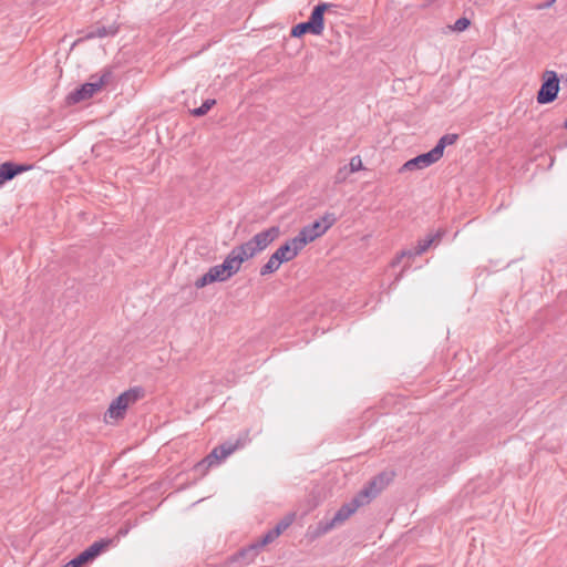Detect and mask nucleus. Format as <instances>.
I'll return each instance as SVG.
<instances>
[{
	"label": "nucleus",
	"instance_id": "1",
	"mask_svg": "<svg viewBox=\"0 0 567 567\" xmlns=\"http://www.w3.org/2000/svg\"><path fill=\"white\" fill-rule=\"evenodd\" d=\"M367 505L358 494L351 501L341 505L332 518L320 520L312 529L309 527V533L313 538L320 537L336 527L343 525L361 506Z\"/></svg>",
	"mask_w": 567,
	"mask_h": 567
},
{
	"label": "nucleus",
	"instance_id": "2",
	"mask_svg": "<svg viewBox=\"0 0 567 567\" xmlns=\"http://www.w3.org/2000/svg\"><path fill=\"white\" fill-rule=\"evenodd\" d=\"M279 234V227L271 226L266 230L257 233L251 239L234 247L233 249L237 255H239V257H243V261H246L265 250L275 239L278 238Z\"/></svg>",
	"mask_w": 567,
	"mask_h": 567
},
{
	"label": "nucleus",
	"instance_id": "3",
	"mask_svg": "<svg viewBox=\"0 0 567 567\" xmlns=\"http://www.w3.org/2000/svg\"><path fill=\"white\" fill-rule=\"evenodd\" d=\"M559 78L557 72L546 70L542 75V85L537 92L536 100L539 104L553 103L559 93Z\"/></svg>",
	"mask_w": 567,
	"mask_h": 567
},
{
	"label": "nucleus",
	"instance_id": "4",
	"mask_svg": "<svg viewBox=\"0 0 567 567\" xmlns=\"http://www.w3.org/2000/svg\"><path fill=\"white\" fill-rule=\"evenodd\" d=\"M394 478V472L383 471L372 477L357 494L368 505L374 499Z\"/></svg>",
	"mask_w": 567,
	"mask_h": 567
},
{
	"label": "nucleus",
	"instance_id": "5",
	"mask_svg": "<svg viewBox=\"0 0 567 567\" xmlns=\"http://www.w3.org/2000/svg\"><path fill=\"white\" fill-rule=\"evenodd\" d=\"M239 446V440H237L235 443L225 442L214 447L213 451L200 463L197 464V467L206 466V468H208L213 465H216L231 453H234Z\"/></svg>",
	"mask_w": 567,
	"mask_h": 567
},
{
	"label": "nucleus",
	"instance_id": "6",
	"mask_svg": "<svg viewBox=\"0 0 567 567\" xmlns=\"http://www.w3.org/2000/svg\"><path fill=\"white\" fill-rule=\"evenodd\" d=\"M337 6L334 3L330 2H319L317 6L313 7L309 19L307 22L312 28V34L315 35H321L324 30V13L326 11L336 8Z\"/></svg>",
	"mask_w": 567,
	"mask_h": 567
},
{
	"label": "nucleus",
	"instance_id": "7",
	"mask_svg": "<svg viewBox=\"0 0 567 567\" xmlns=\"http://www.w3.org/2000/svg\"><path fill=\"white\" fill-rule=\"evenodd\" d=\"M337 6L334 3L330 2H319L317 6L313 7L309 19L307 22L312 28V34L315 35H321L324 30V13L326 11L336 8Z\"/></svg>",
	"mask_w": 567,
	"mask_h": 567
},
{
	"label": "nucleus",
	"instance_id": "8",
	"mask_svg": "<svg viewBox=\"0 0 567 567\" xmlns=\"http://www.w3.org/2000/svg\"><path fill=\"white\" fill-rule=\"evenodd\" d=\"M441 158L439 157L436 152H434V150L432 148L431 151H429L426 153L420 154V155L406 161L400 168V172L423 169V168H426V167L433 165L434 163H436Z\"/></svg>",
	"mask_w": 567,
	"mask_h": 567
},
{
	"label": "nucleus",
	"instance_id": "9",
	"mask_svg": "<svg viewBox=\"0 0 567 567\" xmlns=\"http://www.w3.org/2000/svg\"><path fill=\"white\" fill-rule=\"evenodd\" d=\"M99 91V85L94 82V80L90 79V82L82 84L80 87L69 93V95L66 96V102L69 104L80 103L82 101L91 99Z\"/></svg>",
	"mask_w": 567,
	"mask_h": 567
},
{
	"label": "nucleus",
	"instance_id": "10",
	"mask_svg": "<svg viewBox=\"0 0 567 567\" xmlns=\"http://www.w3.org/2000/svg\"><path fill=\"white\" fill-rule=\"evenodd\" d=\"M109 545H110V540L102 539L99 542H94L91 546H89L86 549L81 551L73 559L81 567L82 565L94 560L99 555H101L109 547Z\"/></svg>",
	"mask_w": 567,
	"mask_h": 567
},
{
	"label": "nucleus",
	"instance_id": "11",
	"mask_svg": "<svg viewBox=\"0 0 567 567\" xmlns=\"http://www.w3.org/2000/svg\"><path fill=\"white\" fill-rule=\"evenodd\" d=\"M324 233L326 230H323L322 221L315 220L313 223L301 228L297 235V243L302 244L305 247L307 244L313 241Z\"/></svg>",
	"mask_w": 567,
	"mask_h": 567
},
{
	"label": "nucleus",
	"instance_id": "12",
	"mask_svg": "<svg viewBox=\"0 0 567 567\" xmlns=\"http://www.w3.org/2000/svg\"><path fill=\"white\" fill-rule=\"evenodd\" d=\"M31 168L32 165L16 164L13 162H4L0 164V186Z\"/></svg>",
	"mask_w": 567,
	"mask_h": 567
},
{
	"label": "nucleus",
	"instance_id": "13",
	"mask_svg": "<svg viewBox=\"0 0 567 567\" xmlns=\"http://www.w3.org/2000/svg\"><path fill=\"white\" fill-rule=\"evenodd\" d=\"M303 248L302 244L297 243V236H295L276 249L275 254L282 262H288L297 257Z\"/></svg>",
	"mask_w": 567,
	"mask_h": 567
},
{
	"label": "nucleus",
	"instance_id": "14",
	"mask_svg": "<svg viewBox=\"0 0 567 567\" xmlns=\"http://www.w3.org/2000/svg\"><path fill=\"white\" fill-rule=\"evenodd\" d=\"M229 279V277L224 271L223 267L220 265L214 266L209 268V270L199 277L195 281V287L197 289L204 288L205 286L216 282V281H226Z\"/></svg>",
	"mask_w": 567,
	"mask_h": 567
},
{
	"label": "nucleus",
	"instance_id": "15",
	"mask_svg": "<svg viewBox=\"0 0 567 567\" xmlns=\"http://www.w3.org/2000/svg\"><path fill=\"white\" fill-rule=\"evenodd\" d=\"M431 246H433V238H430L429 235H426L424 238L420 239L417 241V245L413 249L409 250H402L400 255L396 256V258L393 260L392 265H398L403 257H415L424 254Z\"/></svg>",
	"mask_w": 567,
	"mask_h": 567
},
{
	"label": "nucleus",
	"instance_id": "16",
	"mask_svg": "<svg viewBox=\"0 0 567 567\" xmlns=\"http://www.w3.org/2000/svg\"><path fill=\"white\" fill-rule=\"evenodd\" d=\"M243 262V257H239V255H237V252L231 249L220 266L223 267L226 275L230 278L240 270Z\"/></svg>",
	"mask_w": 567,
	"mask_h": 567
},
{
	"label": "nucleus",
	"instance_id": "17",
	"mask_svg": "<svg viewBox=\"0 0 567 567\" xmlns=\"http://www.w3.org/2000/svg\"><path fill=\"white\" fill-rule=\"evenodd\" d=\"M118 31L117 25H111V27H95L87 31L83 37H81L78 41H84V40H92L95 38H105L107 35H115Z\"/></svg>",
	"mask_w": 567,
	"mask_h": 567
},
{
	"label": "nucleus",
	"instance_id": "18",
	"mask_svg": "<svg viewBox=\"0 0 567 567\" xmlns=\"http://www.w3.org/2000/svg\"><path fill=\"white\" fill-rule=\"evenodd\" d=\"M125 399L126 396L118 395L113 400L107 409L106 415L111 419H123L128 408L127 403L124 401Z\"/></svg>",
	"mask_w": 567,
	"mask_h": 567
},
{
	"label": "nucleus",
	"instance_id": "19",
	"mask_svg": "<svg viewBox=\"0 0 567 567\" xmlns=\"http://www.w3.org/2000/svg\"><path fill=\"white\" fill-rule=\"evenodd\" d=\"M458 140L457 134H445L443 135L436 143V145L433 147L434 152L439 155L440 158H442L444 154V150L449 145H453Z\"/></svg>",
	"mask_w": 567,
	"mask_h": 567
},
{
	"label": "nucleus",
	"instance_id": "20",
	"mask_svg": "<svg viewBox=\"0 0 567 567\" xmlns=\"http://www.w3.org/2000/svg\"><path fill=\"white\" fill-rule=\"evenodd\" d=\"M259 548L256 547V544H251L246 548H243L237 554V559H241L246 565L250 564L256 556L259 554Z\"/></svg>",
	"mask_w": 567,
	"mask_h": 567
},
{
	"label": "nucleus",
	"instance_id": "21",
	"mask_svg": "<svg viewBox=\"0 0 567 567\" xmlns=\"http://www.w3.org/2000/svg\"><path fill=\"white\" fill-rule=\"evenodd\" d=\"M284 264L279 257L274 252L268 261L260 268V275L267 276L277 271L280 265Z\"/></svg>",
	"mask_w": 567,
	"mask_h": 567
},
{
	"label": "nucleus",
	"instance_id": "22",
	"mask_svg": "<svg viewBox=\"0 0 567 567\" xmlns=\"http://www.w3.org/2000/svg\"><path fill=\"white\" fill-rule=\"evenodd\" d=\"M113 72L112 68H104L101 72V74H93L91 75V80H94V82L99 85V89L101 90L104 85L109 84L112 80Z\"/></svg>",
	"mask_w": 567,
	"mask_h": 567
},
{
	"label": "nucleus",
	"instance_id": "23",
	"mask_svg": "<svg viewBox=\"0 0 567 567\" xmlns=\"http://www.w3.org/2000/svg\"><path fill=\"white\" fill-rule=\"evenodd\" d=\"M120 395L126 396V399L124 401L130 406L131 404L135 403L141 398H143L144 390L142 388H140V386H136V388H132V389L121 393Z\"/></svg>",
	"mask_w": 567,
	"mask_h": 567
},
{
	"label": "nucleus",
	"instance_id": "24",
	"mask_svg": "<svg viewBox=\"0 0 567 567\" xmlns=\"http://www.w3.org/2000/svg\"><path fill=\"white\" fill-rule=\"evenodd\" d=\"M307 33L312 34V28L307 21L296 24L295 27L291 28V31H290V35L292 38H301L302 35H305Z\"/></svg>",
	"mask_w": 567,
	"mask_h": 567
},
{
	"label": "nucleus",
	"instance_id": "25",
	"mask_svg": "<svg viewBox=\"0 0 567 567\" xmlns=\"http://www.w3.org/2000/svg\"><path fill=\"white\" fill-rule=\"evenodd\" d=\"M216 104V100L214 99H207L203 102V104L199 107H196L190 111L192 115L195 117H200L206 115L210 109Z\"/></svg>",
	"mask_w": 567,
	"mask_h": 567
},
{
	"label": "nucleus",
	"instance_id": "26",
	"mask_svg": "<svg viewBox=\"0 0 567 567\" xmlns=\"http://www.w3.org/2000/svg\"><path fill=\"white\" fill-rule=\"evenodd\" d=\"M292 523V516H287L281 519L274 528L272 532L279 537Z\"/></svg>",
	"mask_w": 567,
	"mask_h": 567
},
{
	"label": "nucleus",
	"instance_id": "27",
	"mask_svg": "<svg viewBox=\"0 0 567 567\" xmlns=\"http://www.w3.org/2000/svg\"><path fill=\"white\" fill-rule=\"evenodd\" d=\"M277 538L276 534H274L272 529L268 530L259 540H257L256 547L261 549L266 545L272 543Z\"/></svg>",
	"mask_w": 567,
	"mask_h": 567
},
{
	"label": "nucleus",
	"instance_id": "28",
	"mask_svg": "<svg viewBox=\"0 0 567 567\" xmlns=\"http://www.w3.org/2000/svg\"><path fill=\"white\" fill-rule=\"evenodd\" d=\"M319 220L322 221L323 230L327 231L337 223V217L333 213H326Z\"/></svg>",
	"mask_w": 567,
	"mask_h": 567
},
{
	"label": "nucleus",
	"instance_id": "29",
	"mask_svg": "<svg viewBox=\"0 0 567 567\" xmlns=\"http://www.w3.org/2000/svg\"><path fill=\"white\" fill-rule=\"evenodd\" d=\"M350 174L351 173L347 165L340 167L334 175V183L341 184V183L346 182V179L349 177Z\"/></svg>",
	"mask_w": 567,
	"mask_h": 567
},
{
	"label": "nucleus",
	"instance_id": "30",
	"mask_svg": "<svg viewBox=\"0 0 567 567\" xmlns=\"http://www.w3.org/2000/svg\"><path fill=\"white\" fill-rule=\"evenodd\" d=\"M347 166H348L350 173H354V172H358L363 168L362 161H361L360 156L351 157V159Z\"/></svg>",
	"mask_w": 567,
	"mask_h": 567
},
{
	"label": "nucleus",
	"instance_id": "31",
	"mask_svg": "<svg viewBox=\"0 0 567 567\" xmlns=\"http://www.w3.org/2000/svg\"><path fill=\"white\" fill-rule=\"evenodd\" d=\"M470 23L471 22L467 18L462 17L455 21V23L453 25V30L457 31V32H462L468 28Z\"/></svg>",
	"mask_w": 567,
	"mask_h": 567
},
{
	"label": "nucleus",
	"instance_id": "32",
	"mask_svg": "<svg viewBox=\"0 0 567 567\" xmlns=\"http://www.w3.org/2000/svg\"><path fill=\"white\" fill-rule=\"evenodd\" d=\"M445 229L440 228L433 234H429L430 238H433V245H437L441 243L442 238L445 236Z\"/></svg>",
	"mask_w": 567,
	"mask_h": 567
},
{
	"label": "nucleus",
	"instance_id": "33",
	"mask_svg": "<svg viewBox=\"0 0 567 567\" xmlns=\"http://www.w3.org/2000/svg\"><path fill=\"white\" fill-rule=\"evenodd\" d=\"M556 0H549L547 3H546V7H549L551 6Z\"/></svg>",
	"mask_w": 567,
	"mask_h": 567
},
{
	"label": "nucleus",
	"instance_id": "34",
	"mask_svg": "<svg viewBox=\"0 0 567 567\" xmlns=\"http://www.w3.org/2000/svg\"><path fill=\"white\" fill-rule=\"evenodd\" d=\"M564 127L567 130V118H566V121L564 123Z\"/></svg>",
	"mask_w": 567,
	"mask_h": 567
}]
</instances>
